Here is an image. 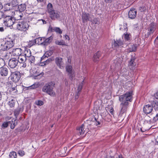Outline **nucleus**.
<instances>
[{"label": "nucleus", "mask_w": 158, "mask_h": 158, "mask_svg": "<svg viewBox=\"0 0 158 158\" xmlns=\"http://www.w3.org/2000/svg\"><path fill=\"white\" fill-rule=\"evenodd\" d=\"M133 91H131L127 92L125 94L119 97V101L131 102L133 99Z\"/></svg>", "instance_id": "2"}, {"label": "nucleus", "mask_w": 158, "mask_h": 158, "mask_svg": "<svg viewBox=\"0 0 158 158\" xmlns=\"http://www.w3.org/2000/svg\"><path fill=\"white\" fill-rule=\"evenodd\" d=\"M155 28L154 26V25L153 26L152 24H151L150 25L149 28V32L148 33H149V34H151L153 33L155 30Z\"/></svg>", "instance_id": "33"}, {"label": "nucleus", "mask_w": 158, "mask_h": 158, "mask_svg": "<svg viewBox=\"0 0 158 158\" xmlns=\"http://www.w3.org/2000/svg\"><path fill=\"white\" fill-rule=\"evenodd\" d=\"M66 71L68 73V75L69 78L70 80H72L75 75V72L73 69L72 66L71 65L67 66L66 67Z\"/></svg>", "instance_id": "7"}, {"label": "nucleus", "mask_w": 158, "mask_h": 158, "mask_svg": "<svg viewBox=\"0 0 158 158\" xmlns=\"http://www.w3.org/2000/svg\"><path fill=\"white\" fill-rule=\"evenodd\" d=\"M35 43V42L34 40H31L26 43L27 45L26 47L27 48H30L33 45H34Z\"/></svg>", "instance_id": "32"}, {"label": "nucleus", "mask_w": 158, "mask_h": 158, "mask_svg": "<svg viewBox=\"0 0 158 158\" xmlns=\"http://www.w3.org/2000/svg\"><path fill=\"white\" fill-rule=\"evenodd\" d=\"M55 43L57 45H66L65 42L63 40L59 41L57 40L55 41Z\"/></svg>", "instance_id": "34"}, {"label": "nucleus", "mask_w": 158, "mask_h": 158, "mask_svg": "<svg viewBox=\"0 0 158 158\" xmlns=\"http://www.w3.org/2000/svg\"><path fill=\"white\" fill-rule=\"evenodd\" d=\"M47 58L48 57H44V55L41 58L40 60V64L41 66H44L48 64L52 61V58H49L47 59Z\"/></svg>", "instance_id": "10"}, {"label": "nucleus", "mask_w": 158, "mask_h": 158, "mask_svg": "<svg viewBox=\"0 0 158 158\" xmlns=\"http://www.w3.org/2000/svg\"><path fill=\"white\" fill-rule=\"evenodd\" d=\"M15 102V100L12 99L10 101L8 102V105L10 107H13L14 106Z\"/></svg>", "instance_id": "38"}, {"label": "nucleus", "mask_w": 158, "mask_h": 158, "mask_svg": "<svg viewBox=\"0 0 158 158\" xmlns=\"http://www.w3.org/2000/svg\"><path fill=\"white\" fill-rule=\"evenodd\" d=\"M55 85V84L54 82H49L43 86L42 90L44 92L47 93L51 96L54 97L55 95V93L53 90Z\"/></svg>", "instance_id": "1"}, {"label": "nucleus", "mask_w": 158, "mask_h": 158, "mask_svg": "<svg viewBox=\"0 0 158 158\" xmlns=\"http://www.w3.org/2000/svg\"><path fill=\"white\" fill-rule=\"evenodd\" d=\"M9 123L8 121L3 122L1 126L2 128H5L7 127L8 126Z\"/></svg>", "instance_id": "44"}, {"label": "nucleus", "mask_w": 158, "mask_h": 158, "mask_svg": "<svg viewBox=\"0 0 158 158\" xmlns=\"http://www.w3.org/2000/svg\"><path fill=\"white\" fill-rule=\"evenodd\" d=\"M3 6L2 4L0 3V10L2 8Z\"/></svg>", "instance_id": "61"}, {"label": "nucleus", "mask_w": 158, "mask_h": 158, "mask_svg": "<svg viewBox=\"0 0 158 158\" xmlns=\"http://www.w3.org/2000/svg\"><path fill=\"white\" fill-rule=\"evenodd\" d=\"M20 11L17 12V14L15 15V20H18L21 19L23 17V14Z\"/></svg>", "instance_id": "28"}, {"label": "nucleus", "mask_w": 158, "mask_h": 158, "mask_svg": "<svg viewBox=\"0 0 158 158\" xmlns=\"http://www.w3.org/2000/svg\"><path fill=\"white\" fill-rule=\"evenodd\" d=\"M20 113V110H15L14 112V114L16 118H17L18 115Z\"/></svg>", "instance_id": "49"}, {"label": "nucleus", "mask_w": 158, "mask_h": 158, "mask_svg": "<svg viewBox=\"0 0 158 158\" xmlns=\"http://www.w3.org/2000/svg\"><path fill=\"white\" fill-rule=\"evenodd\" d=\"M50 17L52 19H57L60 17V13L59 12L54 10H52L51 12L48 13Z\"/></svg>", "instance_id": "12"}, {"label": "nucleus", "mask_w": 158, "mask_h": 158, "mask_svg": "<svg viewBox=\"0 0 158 158\" xmlns=\"http://www.w3.org/2000/svg\"><path fill=\"white\" fill-rule=\"evenodd\" d=\"M52 51H47L45 54L44 57H48L52 55Z\"/></svg>", "instance_id": "45"}, {"label": "nucleus", "mask_w": 158, "mask_h": 158, "mask_svg": "<svg viewBox=\"0 0 158 158\" xmlns=\"http://www.w3.org/2000/svg\"><path fill=\"white\" fill-rule=\"evenodd\" d=\"M104 1L106 3H110L112 1V0H104Z\"/></svg>", "instance_id": "54"}, {"label": "nucleus", "mask_w": 158, "mask_h": 158, "mask_svg": "<svg viewBox=\"0 0 158 158\" xmlns=\"http://www.w3.org/2000/svg\"><path fill=\"white\" fill-rule=\"evenodd\" d=\"M39 86L38 83H35L28 87V89H34L38 88Z\"/></svg>", "instance_id": "35"}, {"label": "nucleus", "mask_w": 158, "mask_h": 158, "mask_svg": "<svg viewBox=\"0 0 158 158\" xmlns=\"http://www.w3.org/2000/svg\"><path fill=\"white\" fill-rule=\"evenodd\" d=\"M113 111L114 109L113 108L111 109L110 110V112L112 114H113Z\"/></svg>", "instance_id": "57"}, {"label": "nucleus", "mask_w": 158, "mask_h": 158, "mask_svg": "<svg viewBox=\"0 0 158 158\" xmlns=\"http://www.w3.org/2000/svg\"><path fill=\"white\" fill-rule=\"evenodd\" d=\"M129 51V52H131L135 51L136 50V47L135 45H132L131 46V47L129 49H127Z\"/></svg>", "instance_id": "36"}, {"label": "nucleus", "mask_w": 158, "mask_h": 158, "mask_svg": "<svg viewBox=\"0 0 158 158\" xmlns=\"http://www.w3.org/2000/svg\"><path fill=\"white\" fill-rule=\"evenodd\" d=\"M155 97L157 99H158V92H156V94H155Z\"/></svg>", "instance_id": "58"}, {"label": "nucleus", "mask_w": 158, "mask_h": 158, "mask_svg": "<svg viewBox=\"0 0 158 158\" xmlns=\"http://www.w3.org/2000/svg\"><path fill=\"white\" fill-rule=\"evenodd\" d=\"M84 125L82 124L81 126L77 128V130L78 132L79 133L80 135H83L84 133L85 130H84Z\"/></svg>", "instance_id": "24"}, {"label": "nucleus", "mask_w": 158, "mask_h": 158, "mask_svg": "<svg viewBox=\"0 0 158 158\" xmlns=\"http://www.w3.org/2000/svg\"><path fill=\"white\" fill-rule=\"evenodd\" d=\"M123 39L126 40H130V34L128 33H124L123 35Z\"/></svg>", "instance_id": "43"}, {"label": "nucleus", "mask_w": 158, "mask_h": 158, "mask_svg": "<svg viewBox=\"0 0 158 158\" xmlns=\"http://www.w3.org/2000/svg\"><path fill=\"white\" fill-rule=\"evenodd\" d=\"M152 106L153 107H154V108L155 110L158 111V102L156 101L154 102Z\"/></svg>", "instance_id": "41"}, {"label": "nucleus", "mask_w": 158, "mask_h": 158, "mask_svg": "<svg viewBox=\"0 0 158 158\" xmlns=\"http://www.w3.org/2000/svg\"><path fill=\"white\" fill-rule=\"evenodd\" d=\"M17 59L18 64H19L21 68L24 69L26 67L27 58L23 55H22L19 56Z\"/></svg>", "instance_id": "5"}, {"label": "nucleus", "mask_w": 158, "mask_h": 158, "mask_svg": "<svg viewBox=\"0 0 158 158\" xmlns=\"http://www.w3.org/2000/svg\"><path fill=\"white\" fill-rule=\"evenodd\" d=\"M41 20L42 21L44 24H45L46 23V22L45 20L43 19H42Z\"/></svg>", "instance_id": "62"}, {"label": "nucleus", "mask_w": 158, "mask_h": 158, "mask_svg": "<svg viewBox=\"0 0 158 158\" xmlns=\"http://www.w3.org/2000/svg\"><path fill=\"white\" fill-rule=\"evenodd\" d=\"M143 109L144 113L147 114H149L151 113L153 110V106L148 104L144 106Z\"/></svg>", "instance_id": "13"}, {"label": "nucleus", "mask_w": 158, "mask_h": 158, "mask_svg": "<svg viewBox=\"0 0 158 158\" xmlns=\"http://www.w3.org/2000/svg\"><path fill=\"white\" fill-rule=\"evenodd\" d=\"M10 78L11 80L14 82H18L20 78V73L18 71L11 72Z\"/></svg>", "instance_id": "6"}, {"label": "nucleus", "mask_w": 158, "mask_h": 158, "mask_svg": "<svg viewBox=\"0 0 158 158\" xmlns=\"http://www.w3.org/2000/svg\"><path fill=\"white\" fill-rule=\"evenodd\" d=\"M123 44V42L121 40H116V41H115L114 44V46L115 47L120 46Z\"/></svg>", "instance_id": "31"}, {"label": "nucleus", "mask_w": 158, "mask_h": 158, "mask_svg": "<svg viewBox=\"0 0 158 158\" xmlns=\"http://www.w3.org/2000/svg\"><path fill=\"white\" fill-rule=\"evenodd\" d=\"M27 58V60H28L29 62L30 63V64L31 63H34L35 62V58L33 56L31 55L30 57H28Z\"/></svg>", "instance_id": "30"}, {"label": "nucleus", "mask_w": 158, "mask_h": 158, "mask_svg": "<svg viewBox=\"0 0 158 158\" xmlns=\"http://www.w3.org/2000/svg\"><path fill=\"white\" fill-rule=\"evenodd\" d=\"M82 88V84H80L78 86L77 90L78 92H80Z\"/></svg>", "instance_id": "51"}, {"label": "nucleus", "mask_w": 158, "mask_h": 158, "mask_svg": "<svg viewBox=\"0 0 158 158\" xmlns=\"http://www.w3.org/2000/svg\"><path fill=\"white\" fill-rule=\"evenodd\" d=\"M22 50L20 48L13 49L12 51L13 55L16 56H22L21 54H22Z\"/></svg>", "instance_id": "16"}, {"label": "nucleus", "mask_w": 158, "mask_h": 158, "mask_svg": "<svg viewBox=\"0 0 158 158\" xmlns=\"http://www.w3.org/2000/svg\"><path fill=\"white\" fill-rule=\"evenodd\" d=\"M15 121L16 120H15L14 121L11 120L8 121L9 124H10V128L12 129H13L17 125V122L16 123L15 122Z\"/></svg>", "instance_id": "29"}, {"label": "nucleus", "mask_w": 158, "mask_h": 158, "mask_svg": "<svg viewBox=\"0 0 158 158\" xmlns=\"http://www.w3.org/2000/svg\"><path fill=\"white\" fill-rule=\"evenodd\" d=\"M38 2H44V0H36Z\"/></svg>", "instance_id": "59"}, {"label": "nucleus", "mask_w": 158, "mask_h": 158, "mask_svg": "<svg viewBox=\"0 0 158 158\" xmlns=\"http://www.w3.org/2000/svg\"><path fill=\"white\" fill-rule=\"evenodd\" d=\"M26 7V5L25 4H22L18 6V11L22 12L24 11Z\"/></svg>", "instance_id": "25"}, {"label": "nucleus", "mask_w": 158, "mask_h": 158, "mask_svg": "<svg viewBox=\"0 0 158 158\" xmlns=\"http://www.w3.org/2000/svg\"><path fill=\"white\" fill-rule=\"evenodd\" d=\"M153 120L155 122H156L158 120V113L156 114L155 117H154Z\"/></svg>", "instance_id": "53"}, {"label": "nucleus", "mask_w": 158, "mask_h": 158, "mask_svg": "<svg viewBox=\"0 0 158 158\" xmlns=\"http://www.w3.org/2000/svg\"><path fill=\"white\" fill-rule=\"evenodd\" d=\"M2 99V95L1 92H0V101Z\"/></svg>", "instance_id": "63"}, {"label": "nucleus", "mask_w": 158, "mask_h": 158, "mask_svg": "<svg viewBox=\"0 0 158 158\" xmlns=\"http://www.w3.org/2000/svg\"><path fill=\"white\" fill-rule=\"evenodd\" d=\"M4 31V28L3 27H0V32H2Z\"/></svg>", "instance_id": "56"}, {"label": "nucleus", "mask_w": 158, "mask_h": 158, "mask_svg": "<svg viewBox=\"0 0 158 158\" xmlns=\"http://www.w3.org/2000/svg\"><path fill=\"white\" fill-rule=\"evenodd\" d=\"M65 39L66 40L67 39L68 40H69L70 39L69 36L67 35H65Z\"/></svg>", "instance_id": "55"}, {"label": "nucleus", "mask_w": 158, "mask_h": 158, "mask_svg": "<svg viewBox=\"0 0 158 158\" xmlns=\"http://www.w3.org/2000/svg\"><path fill=\"white\" fill-rule=\"evenodd\" d=\"M55 62L57 65L60 69H63L64 67V63L63 59L60 57H58L55 59Z\"/></svg>", "instance_id": "11"}, {"label": "nucleus", "mask_w": 158, "mask_h": 158, "mask_svg": "<svg viewBox=\"0 0 158 158\" xmlns=\"http://www.w3.org/2000/svg\"><path fill=\"white\" fill-rule=\"evenodd\" d=\"M12 9H13L12 6L11 5L10 3L5 4L4 6V9L5 11L9 10Z\"/></svg>", "instance_id": "27"}, {"label": "nucleus", "mask_w": 158, "mask_h": 158, "mask_svg": "<svg viewBox=\"0 0 158 158\" xmlns=\"http://www.w3.org/2000/svg\"><path fill=\"white\" fill-rule=\"evenodd\" d=\"M8 69L4 67L0 69V74L2 76H7L8 75Z\"/></svg>", "instance_id": "19"}, {"label": "nucleus", "mask_w": 158, "mask_h": 158, "mask_svg": "<svg viewBox=\"0 0 158 158\" xmlns=\"http://www.w3.org/2000/svg\"><path fill=\"white\" fill-rule=\"evenodd\" d=\"M120 101L121 102L120 104V107L121 108L120 112L121 114H123L126 111L129 103L126 101L125 102L123 101Z\"/></svg>", "instance_id": "8"}, {"label": "nucleus", "mask_w": 158, "mask_h": 158, "mask_svg": "<svg viewBox=\"0 0 158 158\" xmlns=\"http://www.w3.org/2000/svg\"><path fill=\"white\" fill-rule=\"evenodd\" d=\"M48 30L51 31H55L56 33L60 34H61L62 33V31L60 28L58 27H52L50 26Z\"/></svg>", "instance_id": "20"}, {"label": "nucleus", "mask_w": 158, "mask_h": 158, "mask_svg": "<svg viewBox=\"0 0 158 158\" xmlns=\"http://www.w3.org/2000/svg\"><path fill=\"white\" fill-rule=\"evenodd\" d=\"M14 41L15 40L13 38V39H11L10 38L7 39V40L6 41L5 43L9 49L14 46Z\"/></svg>", "instance_id": "15"}, {"label": "nucleus", "mask_w": 158, "mask_h": 158, "mask_svg": "<svg viewBox=\"0 0 158 158\" xmlns=\"http://www.w3.org/2000/svg\"><path fill=\"white\" fill-rule=\"evenodd\" d=\"M80 92L78 91V92L76 94V95H77V96H78V97H79V94H80Z\"/></svg>", "instance_id": "64"}, {"label": "nucleus", "mask_w": 158, "mask_h": 158, "mask_svg": "<svg viewBox=\"0 0 158 158\" xmlns=\"http://www.w3.org/2000/svg\"><path fill=\"white\" fill-rule=\"evenodd\" d=\"M9 156L10 158H17V154L15 152H10Z\"/></svg>", "instance_id": "37"}, {"label": "nucleus", "mask_w": 158, "mask_h": 158, "mask_svg": "<svg viewBox=\"0 0 158 158\" xmlns=\"http://www.w3.org/2000/svg\"><path fill=\"white\" fill-rule=\"evenodd\" d=\"M136 59V58L135 56L132 57L131 59L129 62L128 63V65L130 66H131V68L135 66L136 65V63L135 62V60Z\"/></svg>", "instance_id": "22"}, {"label": "nucleus", "mask_w": 158, "mask_h": 158, "mask_svg": "<svg viewBox=\"0 0 158 158\" xmlns=\"http://www.w3.org/2000/svg\"><path fill=\"white\" fill-rule=\"evenodd\" d=\"M137 15V11L134 8H131L128 13V17L131 19L135 18Z\"/></svg>", "instance_id": "14"}, {"label": "nucleus", "mask_w": 158, "mask_h": 158, "mask_svg": "<svg viewBox=\"0 0 158 158\" xmlns=\"http://www.w3.org/2000/svg\"><path fill=\"white\" fill-rule=\"evenodd\" d=\"M53 39V37L52 36L47 38H43V41L42 42V44L44 45H47L52 41Z\"/></svg>", "instance_id": "18"}, {"label": "nucleus", "mask_w": 158, "mask_h": 158, "mask_svg": "<svg viewBox=\"0 0 158 158\" xmlns=\"http://www.w3.org/2000/svg\"><path fill=\"white\" fill-rule=\"evenodd\" d=\"M101 53L100 52H98L95 53L93 57V60L94 62H96L98 60V59L100 56Z\"/></svg>", "instance_id": "23"}, {"label": "nucleus", "mask_w": 158, "mask_h": 158, "mask_svg": "<svg viewBox=\"0 0 158 158\" xmlns=\"http://www.w3.org/2000/svg\"><path fill=\"white\" fill-rule=\"evenodd\" d=\"M146 7L144 6H142L139 7V10L141 12H143L146 10Z\"/></svg>", "instance_id": "48"}, {"label": "nucleus", "mask_w": 158, "mask_h": 158, "mask_svg": "<svg viewBox=\"0 0 158 158\" xmlns=\"http://www.w3.org/2000/svg\"><path fill=\"white\" fill-rule=\"evenodd\" d=\"M15 19L10 16L5 15L3 20L4 23L7 27H10L14 23Z\"/></svg>", "instance_id": "4"}, {"label": "nucleus", "mask_w": 158, "mask_h": 158, "mask_svg": "<svg viewBox=\"0 0 158 158\" xmlns=\"http://www.w3.org/2000/svg\"><path fill=\"white\" fill-rule=\"evenodd\" d=\"M18 154L21 156H23L25 154L24 152L23 151L20 150L18 151Z\"/></svg>", "instance_id": "50"}, {"label": "nucleus", "mask_w": 158, "mask_h": 158, "mask_svg": "<svg viewBox=\"0 0 158 158\" xmlns=\"http://www.w3.org/2000/svg\"><path fill=\"white\" fill-rule=\"evenodd\" d=\"M17 59L16 58H12L9 60L8 66L12 69L15 68L18 64Z\"/></svg>", "instance_id": "9"}, {"label": "nucleus", "mask_w": 158, "mask_h": 158, "mask_svg": "<svg viewBox=\"0 0 158 158\" xmlns=\"http://www.w3.org/2000/svg\"><path fill=\"white\" fill-rule=\"evenodd\" d=\"M119 30L123 31H127L128 30L127 24V23H124L123 25H120Z\"/></svg>", "instance_id": "26"}, {"label": "nucleus", "mask_w": 158, "mask_h": 158, "mask_svg": "<svg viewBox=\"0 0 158 158\" xmlns=\"http://www.w3.org/2000/svg\"><path fill=\"white\" fill-rule=\"evenodd\" d=\"M10 3L11 5L12 6V8L18 5L17 0H13Z\"/></svg>", "instance_id": "40"}, {"label": "nucleus", "mask_w": 158, "mask_h": 158, "mask_svg": "<svg viewBox=\"0 0 158 158\" xmlns=\"http://www.w3.org/2000/svg\"><path fill=\"white\" fill-rule=\"evenodd\" d=\"M35 104L37 106H41L44 104V102L41 100H38L35 101Z\"/></svg>", "instance_id": "46"}, {"label": "nucleus", "mask_w": 158, "mask_h": 158, "mask_svg": "<svg viewBox=\"0 0 158 158\" xmlns=\"http://www.w3.org/2000/svg\"><path fill=\"white\" fill-rule=\"evenodd\" d=\"M17 28L19 30L26 32L29 28V25L28 23L23 21H19L17 25Z\"/></svg>", "instance_id": "3"}, {"label": "nucleus", "mask_w": 158, "mask_h": 158, "mask_svg": "<svg viewBox=\"0 0 158 158\" xmlns=\"http://www.w3.org/2000/svg\"><path fill=\"white\" fill-rule=\"evenodd\" d=\"M4 65V61L2 59H0V69L3 68V67Z\"/></svg>", "instance_id": "47"}, {"label": "nucleus", "mask_w": 158, "mask_h": 158, "mask_svg": "<svg viewBox=\"0 0 158 158\" xmlns=\"http://www.w3.org/2000/svg\"><path fill=\"white\" fill-rule=\"evenodd\" d=\"M1 49L3 51L7 50L9 49L5 42L4 44H1Z\"/></svg>", "instance_id": "42"}, {"label": "nucleus", "mask_w": 158, "mask_h": 158, "mask_svg": "<svg viewBox=\"0 0 158 158\" xmlns=\"http://www.w3.org/2000/svg\"><path fill=\"white\" fill-rule=\"evenodd\" d=\"M16 89V86L14 87H12L11 88V90L12 91H14Z\"/></svg>", "instance_id": "60"}, {"label": "nucleus", "mask_w": 158, "mask_h": 158, "mask_svg": "<svg viewBox=\"0 0 158 158\" xmlns=\"http://www.w3.org/2000/svg\"><path fill=\"white\" fill-rule=\"evenodd\" d=\"M5 15L3 12L0 11V19L3 18H4Z\"/></svg>", "instance_id": "52"}, {"label": "nucleus", "mask_w": 158, "mask_h": 158, "mask_svg": "<svg viewBox=\"0 0 158 158\" xmlns=\"http://www.w3.org/2000/svg\"><path fill=\"white\" fill-rule=\"evenodd\" d=\"M24 56L26 57H30L31 55L30 50L28 48H25L23 52Z\"/></svg>", "instance_id": "21"}, {"label": "nucleus", "mask_w": 158, "mask_h": 158, "mask_svg": "<svg viewBox=\"0 0 158 158\" xmlns=\"http://www.w3.org/2000/svg\"><path fill=\"white\" fill-rule=\"evenodd\" d=\"M53 10L52 8V4L51 3H49L47 6V11L48 13L50 12Z\"/></svg>", "instance_id": "39"}, {"label": "nucleus", "mask_w": 158, "mask_h": 158, "mask_svg": "<svg viewBox=\"0 0 158 158\" xmlns=\"http://www.w3.org/2000/svg\"><path fill=\"white\" fill-rule=\"evenodd\" d=\"M82 19L84 23L87 22L88 21H91L90 15L89 13L83 12L82 14Z\"/></svg>", "instance_id": "17"}]
</instances>
